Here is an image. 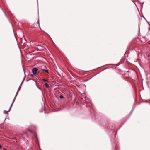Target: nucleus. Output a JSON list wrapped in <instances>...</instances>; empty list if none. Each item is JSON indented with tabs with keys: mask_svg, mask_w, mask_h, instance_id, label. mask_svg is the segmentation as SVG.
I'll return each instance as SVG.
<instances>
[{
	"mask_svg": "<svg viewBox=\"0 0 150 150\" xmlns=\"http://www.w3.org/2000/svg\"><path fill=\"white\" fill-rule=\"evenodd\" d=\"M24 79H25V78H24V79H23V81H22V82L21 83V85H20V86H19V88H18V91H17V92H16V95H15V97H14V99H13V102H12V104H11V107H10V108H9V110H8V111H9L10 110V109H11V107H12V105H13V103H14V101H15V99H16V96H17V94H18V92H19V91L20 90V89H21V85H22V83H23V82L24 80Z\"/></svg>",
	"mask_w": 150,
	"mask_h": 150,
	"instance_id": "nucleus-1",
	"label": "nucleus"
},
{
	"mask_svg": "<svg viewBox=\"0 0 150 150\" xmlns=\"http://www.w3.org/2000/svg\"><path fill=\"white\" fill-rule=\"evenodd\" d=\"M38 69L37 68H33L32 69V72L34 75H36Z\"/></svg>",
	"mask_w": 150,
	"mask_h": 150,
	"instance_id": "nucleus-2",
	"label": "nucleus"
},
{
	"mask_svg": "<svg viewBox=\"0 0 150 150\" xmlns=\"http://www.w3.org/2000/svg\"><path fill=\"white\" fill-rule=\"evenodd\" d=\"M45 87L47 88H48L49 87L47 83H46L45 84Z\"/></svg>",
	"mask_w": 150,
	"mask_h": 150,
	"instance_id": "nucleus-3",
	"label": "nucleus"
},
{
	"mask_svg": "<svg viewBox=\"0 0 150 150\" xmlns=\"http://www.w3.org/2000/svg\"><path fill=\"white\" fill-rule=\"evenodd\" d=\"M42 80L44 81L48 82V80L47 79H42Z\"/></svg>",
	"mask_w": 150,
	"mask_h": 150,
	"instance_id": "nucleus-4",
	"label": "nucleus"
},
{
	"mask_svg": "<svg viewBox=\"0 0 150 150\" xmlns=\"http://www.w3.org/2000/svg\"><path fill=\"white\" fill-rule=\"evenodd\" d=\"M43 71H44L48 73V70H45L44 69Z\"/></svg>",
	"mask_w": 150,
	"mask_h": 150,
	"instance_id": "nucleus-5",
	"label": "nucleus"
},
{
	"mask_svg": "<svg viewBox=\"0 0 150 150\" xmlns=\"http://www.w3.org/2000/svg\"><path fill=\"white\" fill-rule=\"evenodd\" d=\"M4 114H8V112L7 111H6V110H5L4 111Z\"/></svg>",
	"mask_w": 150,
	"mask_h": 150,
	"instance_id": "nucleus-6",
	"label": "nucleus"
},
{
	"mask_svg": "<svg viewBox=\"0 0 150 150\" xmlns=\"http://www.w3.org/2000/svg\"><path fill=\"white\" fill-rule=\"evenodd\" d=\"M60 97V98H64V96H63L61 95H60V97Z\"/></svg>",
	"mask_w": 150,
	"mask_h": 150,
	"instance_id": "nucleus-7",
	"label": "nucleus"
},
{
	"mask_svg": "<svg viewBox=\"0 0 150 150\" xmlns=\"http://www.w3.org/2000/svg\"><path fill=\"white\" fill-rule=\"evenodd\" d=\"M3 150H7L5 148H4L3 149Z\"/></svg>",
	"mask_w": 150,
	"mask_h": 150,
	"instance_id": "nucleus-8",
	"label": "nucleus"
},
{
	"mask_svg": "<svg viewBox=\"0 0 150 150\" xmlns=\"http://www.w3.org/2000/svg\"><path fill=\"white\" fill-rule=\"evenodd\" d=\"M2 148V146L0 144V148Z\"/></svg>",
	"mask_w": 150,
	"mask_h": 150,
	"instance_id": "nucleus-9",
	"label": "nucleus"
},
{
	"mask_svg": "<svg viewBox=\"0 0 150 150\" xmlns=\"http://www.w3.org/2000/svg\"><path fill=\"white\" fill-rule=\"evenodd\" d=\"M38 88L39 89L41 90V89L40 88H39L38 87Z\"/></svg>",
	"mask_w": 150,
	"mask_h": 150,
	"instance_id": "nucleus-10",
	"label": "nucleus"
},
{
	"mask_svg": "<svg viewBox=\"0 0 150 150\" xmlns=\"http://www.w3.org/2000/svg\"><path fill=\"white\" fill-rule=\"evenodd\" d=\"M35 84H36V85H37V83H36V82H35Z\"/></svg>",
	"mask_w": 150,
	"mask_h": 150,
	"instance_id": "nucleus-11",
	"label": "nucleus"
}]
</instances>
